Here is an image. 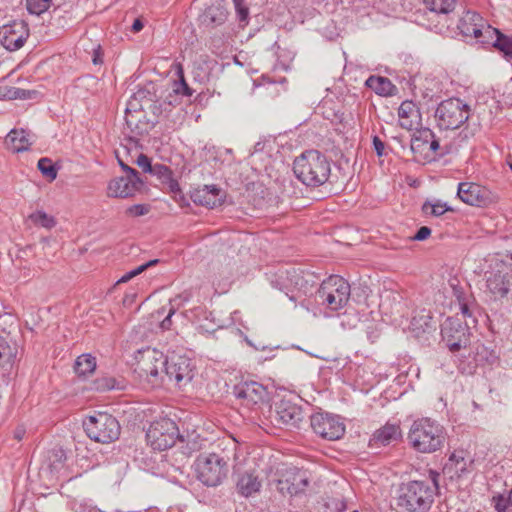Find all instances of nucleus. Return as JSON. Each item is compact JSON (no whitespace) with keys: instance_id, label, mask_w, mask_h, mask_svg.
<instances>
[{"instance_id":"obj_1","label":"nucleus","mask_w":512,"mask_h":512,"mask_svg":"<svg viewBox=\"0 0 512 512\" xmlns=\"http://www.w3.org/2000/svg\"><path fill=\"white\" fill-rule=\"evenodd\" d=\"M430 480H412L402 483L398 490L397 506L404 512H427L437 494L440 474L429 471Z\"/></svg>"},{"instance_id":"obj_2","label":"nucleus","mask_w":512,"mask_h":512,"mask_svg":"<svg viewBox=\"0 0 512 512\" xmlns=\"http://www.w3.org/2000/svg\"><path fill=\"white\" fill-rule=\"evenodd\" d=\"M293 172L304 185L319 187L328 181L331 165L318 150H307L294 160Z\"/></svg>"},{"instance_id":"obj_3","label":"nucleus","mask_w":512,"mask_h":512,"mask_svg":"<svg viewBox=\"0 0 512 512\" xmlns=\"http://www.w3.org/2000/svg\"><path fill=\"white\" fill-rule=\"evenodd\" d=\"M445 428L431 418H420L413 421L409 432L408 442L419 453H434L440 450L446 442Z\"/></svg>"},{"instance_id":"obj_4","label":"nucleus","mask_w":512,"mask_h":512,"mask_svg":"<svg viewBox=\"0 0 512 512\" xmlns=\"http://www.w3.org/2000/svg\"><path fill=\"white\" fill-rule=\"evenodd\" d=\"M309 483L310 475L306 470L289 467L270 480L269 487L272 492H277L287 499L290 506L296 508L300 506Z\"/></svg>"},{"instance_id":"obj_5","label":"nucleus","mask_w":512,"mask_h":512,"mask_svg":"<svg viewBox=\"0 0 512 512\" xmlns=\"http://www.w3.org/2000/svg\"><path fill=\"white\" fill-rule=\"evenodd\" d=\"M134 366V373L139 380L152 388L164 383L165 355L161 351L150 347L138 350Z\"/></svg>"},{"instance_id":"obj_6","label":"nucleus","mask_w":512,"mask_h":512,"mask_svg":"<svg viewBox=\"0 0 512 512\" xmlns=\"http://www.w3.org/2000/svg\"><path fill=\"white\" fill-rule=\"evenodd\" d=\"M230 457L220 453H201L195 461V471L199 481L206 486L220 485L227 477Z\"/></svg>"},{"instance_id":"obj_7","label":"nucleus","mask_w":512,"mask_h":512,"mask_svg":"<svg viewBox=\"0 0 512 512\" xmlns=\"http://www.w3.org/2000/svg\"><path fill=\"white\" fill-rule=\"evenodd\" d=\"M83 427L91 440L103 444L117 440L121 431L118 420L106 412L87 417L83 421Z\"/></svg>"},{"instance_id":"obj_8","label":"nucleus","mask_w":512,"mask_h":512,"mask_svg":"<svg viewBox=\"0 0 512 512\" xmlns=\"http://www.w3.org/2000/svg\"><path fill=\"white\" fill-rule=\"evenodd\" d=\"M350 294V284L338 275L325 279L317 291L321 304L331 311L342 309L348 303Z\"/></svg>"},{"instance_id":"obj_9","label":"nucleus","mask_w":512,"mask_h":512,"mask_svg":"<svg viewBox=\"0 0 512 512\" xmlns=\"http://www.w3.org/2000/svg\"><path fill=\"white\" fill-rule=\"evenodd\" d=\"M470 116V108L459 98H449L438 104L435 118L441 129H458Z\"/></svg>"},{"instance_id":"obj_10","label":"nucleus","mask_w":512,"mask_h":512,"mask_svg":"<svg viewBox=\"0 0 512 512\" xmlns=\"http://www.w3.org/2000/svg\"><path fill=\"white\" fill-rule=\"evenodd\" d=\"M314 278L315 276L311 272L292 269L276 274L275 278L271 280V284L274 288L285 292L288 298L295 302L300 296L289 289L287 282L293 285L299 293L306 295L316 284Z\"/></svg>"},{"instance_id":"obj_11","label":"nucleus","mask_w":512,"mask_h":512,"mask_svg":"<svg viewBox=\"0 0 512 512\" xmlns=\"http://www.w3.org/2000/svg\"><path fill=\"white\" fill-rule=\"evenodd\" d=\"M233 395L246 412H257L268 401L267 388L253 380L241 381L233 387Z\"/></svg>"},{"instance_id":"obj_12","label":"nucleus","mask_w":512,"mask_h":512,"mask_svg":"<svg viewBox=\"0 0 512 512\" xmlns=\"http://www.w3.org/2000/svg\"><path fill=\"white\" fill-rule=\"evenodd\" d=\"M164 380L174 383L179 388L188 385L195 375V365L191 358L185 355L171 354L165 356Z\"/></svg>"},{"instance_id":"obj_13","label":"nucleus","mask_w":512,"mask_h":512,"mask_svg":"<svg viewBox=\"0 0 512 512\" xmlns=\"http://www.w3.org/2000/svg\"><path fill=\"white\" fill-rule=\"evenodd\" d=\"M179 437L176 423L169 418H161L151 423L146 439L154 450L163 451L171 448Z\"/></svg>"},{"instance_id":"obj_14","label":"nucleus","mask_w":512,"mask_h":512,"mask_svg":"<svg viewBox=\"0 0 512 512\" xmlns=\"http://www.w3.org/2000/svg\"><path fill=\"white\" fill-rule=\"evenodd\" d=\"M441 336L451 352L466 348L470 343L468 323H463L457 317H449L441 326Z\"/></svg>"},{"instance_id":"obj_15","label":"nucleus","mask_w":512,"mask_h":512,"mask_svg":"<svg viewBox=\"0 0 512 512\" xmlns=\"http://www.w3.org/2000/svg\"><path fill=\"white\" fill-rule=\"evenodd\" d=\"M269 418L275 426L296 428L303 419V411L291 399L282 398L275 402L274 407H270Z\"/></svg>"},{"instance_id":"obj_16","label":"nucleus","mask_w":512,"mask_h":512,"mask_svg":"<svg viewBox=\"0 0 512 512\" xmlns=\"http://www.w3.org/2000/svg\"><path fill=\"white\" fill-rule=\"evenodd\" d=\"M313 431L326 440H338L345 433V425L338 416L329 413H315L310 417Z\"/></svg>"},{"instance_id":"obj_17","label":"nucleus","mask_w":512,"mask_h":512,"mask_svg":"<svg viewBox=\"0 0 512 512\" xmlns=\"http://www.w3.org/2000/svg\"><path fill=\"white\" fill-rule=\"evenodd\" d=\"M30 35L24 20H14L0 27V44L8 51H17L27 42Z\"/></svg>"},{"instance_id":"obj_18","label":"nucleus","mask_w":512,"mask_h":512,"mask_svg":"<svg viewBox=\"0 0 512 512\" xmlns=\"http://www.w3.org/2000/svg\"><path fill=\"white\" fill-rule=\"evenodd\" d=\"M457 196L465 204L484 207L494 201L493 193L486 187L473 182L458 184Z\"/></svg>"},{"instance_id":"obj_19","label":"nucleus","mask_w":512,"mask_h":512,"mask_svg":"<svg viewBox=\"0 0 512 512\" xmlns=\"http://www.w3.org/2000/svg\"><path fill=\"white\" fill-rule=\"evenodd\" d=\"M492 27L479 13L466 11L459 19L457 28L464 37H470L481 43L486 39L487 28Z\"/></svg>"},{"instance_id":"obj_20","label":"nucleus","mask_w":512,"mask_h":512,"mask_svg":"<svg viewBox=\"0 0 512 512\" xmlns=\"http://www.w3.org/2000/svg\"><path fill=\"white\" fill-rule=\"evenodd\" d=\"M144 186L139 174L136 177L125 175L112 179L107 187V195L114 198H128L134 196Z\"/></svg>"},{"instance_id":"obj_21","label":"nucleus","mask_w":512,"mask_h":512,"mask_svg":"<svg viewBox=\"0 0 512 512\" xmlns=\"http://www.w3.org/2000/svg\"><path fill=\"white\" fill-rule=\"evenodd\" d=\"M402 438V430L399 423L387 422L375 430L369 439L368 446L371 449L386 447L397 443Z\"/></svg>"},{"instance_id":"obj_22","label":"nucleus","mask_w":512,"mask_h":512,"mask_svg":"<svg viewBox=\"0 0 512 512\" xmlns=\"http://www.w3.org/2000/svg\"><path fill=\"white\" fill-rule=\"evenodd\" d=\"M190 197L197 205L214 208L223 203L224 194L217 185L212 184L194 188L190 192Z\"/></svg>"},{"instance_id":"obj_23","label":"nucleus","mask_w":512,"mask_h":512,"mask_svg":"<svg viewBox=\"0 0 512 512\" xmlns=\"http://www.w3.org/2000/svg\"><path fill=\"white\" fill-rule=\"evenodd\" d=\"M464 451H454L443 468V473L451 480H459L466 477L472 466L471 460H466Z\"/></svg>"},{"instance_id":"obj_24","label":"nucleus","mask_w":512,"mask_h":512,"mask_svg":"<svg viewBox=\"0 0 512 512\" xmlns=\"http://www.w3.org/2000/svg\"><path fill=\"white\" fill-rule=\"evenodd\" d=\"M485 37V40H481V44L492 45L502 52L506 59H512V36L503 34L497 28L488 27Z\"/></svg>"},{"instance_id":"obj_25","label":"nucleus","mask_w":512,"mask_h":512,"mask_svg":"<svg viewBox=\"0 0 512 512\" xmlns=\"http://www.w3.org/2000/svg\"><path fill=\"white\" fill-rule=\"evenodd\" d=\"M18 354V344L9 334H0V368L8 370L14 365Z\"/></svg>"},{"instance_id":"obj_26","label":"nucleus","mask_w":512,"mask_h":512,"mask_svg":"<svg viewBox=\"0 0 512 512\" xmlns=\"http://www.w3.org/2000/svg\"><path fill=\"white\" fill-rule=\"evenodd\" d=\"M400 126L407 130H412L419 124L421 119L420 111L413 101H403L398 109Z\"/></svg>"},{"instance_id":"obj_27","label":"nucleus","mask_w":512,"mask_h":512,"mask_svg":"<svg viewBox=\"0 0 512 512\" xmlns=\"http://www.w3.org/2000/svg\"><path fill=\"white\" fill-rule=\"evenodd\" d=\"M486 286L494 299L504 298L510 289L509 277L500 271L490 272L486 280Z\"/></svg>"},{"instance_id":"obj_28","label":"nucleus","mask_w":512,"mask_h":512,"mask_svg":"<svg viewBox=\"0 0 512 512\" xmlns=\"http://www.w3.org/2000/svg\"><path fill=\"white\" fill-rule=\"evenodd\" d=\"M228 17L227 9L220 3L209 5L200 17L201 23L209 28H215L225 23Z\"/></svg>"},{"instance_id":"obj_29","label":"nucleus","mask_w":512,"mask_h":512,"mask_svg":"<svg viewBox=\"0 0 512 512\" xmlns=\"http://www.w3.org/2000/svg\"><path fill=\"white\" fill-rule=\"evenodd\" d=\"M452 287L453 294L456 297L462 316L465 319L470 318L472 320V323L475 324L477 322L475 317V312L477 309L475 300L472 298L471 295H467L466 293H464L461 288L455 285H452Z\"/></svg>"},{"instance_id":"obj_30","label":"nucleus","mask_w":512,"mask_h":512,"mask_svg":"<svg viewBox=\"0 0 512 512\" xmlns=\"http://www.w3.org/2000/svg\"><path fill=\"white\" fill-rule=\"evenodd\" d=\"M261 487V481L258 476L252 472H245L238 478L236 488L239 494L244 497H249L258 492Z\"/></svg>"},{"instance_id":"obj_31","label":"nucleus","mask_w":512,"mask_h":512,"mask_svg":"<svg viewBox=\"0 0 512 512\" xmlns=\"http://www.w3.org/2000/svg\"><path fill=\"white\" fill-rule=\"evenodd\" d=\"M431 140V129H418L411 139V150L415 155H419L424 159L428 158L427 146Z\"/></svg>"},{"instance_id":"obj_32","label":"nucleus","mask_w":512,"mask_h":512,"mask_svg":"<svg viewBox=\"0 0 512 512\" xmlns=\"http://www.w3.org/2000/svg\"><path fill=\"white\" fill-rule=\"evenodd\" d=\"M127 127L136 136H144L155 126V122H149L145 120V115H128L125 117Z\"/></svg>"},{"instance_id":"obj_33","label":"nucleus","mask_w":512,"mask_h":512,"mask_svg":"<svg viewBox=\"0 0 512 512\" xmlns=\"http://www.w3.org/2000/svg\"><path fill=\"white\" fill-rule=\"evenodd\" d=\"M366 85L379 95L392 96L396 91V86L385 77L370 76L366 80Z\"/></svg>"},{"instance_id":"obj_34","label":"nucleus","mask_w":512,"mask_h":512,"mask_svg":"<svg viewBox=\"0 0 512 512\" xmlns=\"http://www.w3.org/2000/svg\"><path fill=\"white\" fill-rule=\"evenodd\" d=\"M6 143L11 146L13 152L19 153L29 149L31 143L24 130H11L6 136Z\"/></svg>"},{"instance_id":"obj_35","label":"nucleus","mask_w":512,"mask_h":512,"mask_svg":"<svg viewBox=\"0 0 512 512\" xmlns=\"http://www.w3.org/2000/svg\"><path fill=\"white\" fill-rule=\"evenodd\" d=\"M96 369V358L91 354H82L74 363V371L78 377L86 378Z\"/></svg>"},{"instance_id":"obj_36","label":"nucleus","mask_w":512,"mask_h":512,"mask_svg":"<svg viewBox=\"0 0 512 512\" xmlns=\"http://www.w3.org/2000/svg\"><path fill=\"white\" fill-rule=\"evenodd\" d=\"M411 326L414 331L429 332L435 328L434 321L430 312L422 310L411 320Z\"/></svg>"},{"instance_id":"obj_37","label":"nucleus","mask_w":512,"mask_h":512,"mask_svg":"<svg viewBox=\"0 0 512 512\" xmlns=\"http://www.w3.org/2000/svg\"><path fill=\"white\" fill-rule=\"evenodd\" d=\"M456 0H424L426 7L437 14H448L453 11Z\"/></svg>"},{"instance_id":"obj_38","label":"nucleus","mask_w":512,"mask_h":512,"mask_svg":"<svg viewBox=\"0 0 512 512\" xmlns=\"http://www.w3.org/2000/svg\"><path fill=\"white\" fill-rule=\"evenodd\" d=\"M28 219L36 226L46 229H51L56 225V220L53 216L47 214L42 210L31 213Z\"/></svg>"},{"instance_id":"obj_39","label":"nucleus","mask_w":512,"mask_h":512,"mask_svg":"<svg viewBox=\"0 0 512 512\" xmlns=\"http://www.w3.org/2000/svg\"><path fill=\"white\" fill-rule=\"evenodd\" d=\"M37 168L49 181H53L57 178L59 167H57L50 158L43 157L39 159Z\"/></svg>"},{"instance_id":"obj_40","label":"nucleus","mask_w":512,"mask_h":512,"mask_svg":"<svg viewBox=\"0 0 512 512\" xmlns=\"http://www.w3.org/2000/svg\"><path fill=\"white\" fill-rule=\"evenodd\" d=\"M451 210L449 206H447L446 203H443L441 201H436L435 203H432L430 201H426L422 205V211L424 214H429L432 216H441L445 212Z\"/></svg>"},{"instance_id":"obj_41","label":"nucleus","mask_w":512,"mask_h":512,"mask_svg":"<svg viewBox=\"0 0 512 512\" xmlns=\"http://www.w3.org/2000/svg\"><path fill=\"white\" fill-rule=\"evenodd\" d=\"M93 388L97 391L105 392L115 388H119V386L117 385V381L115 378L110 376H103L94 380Z\"/></svg>"},{"instance_id":"obj_42","label":"nucleus","mask_w":512,"mask_h":512,"mask_svg":"<svg viewBox=\"0 0 512 512\" xmlns=\"http://www.w3.org/2000/svg\"><path fill=\"white\" fill-rule=\"evenodd\" d=\"M179 77H180L179 80L174 81V83H173V92L179 96L181 95V96L191 97L194 93V90L192 88H190L188 86V84L186 83L181 69L179 70Z\"/></svg>"},{"instance_id":"obj_43","label":"nucleus","mask_w":512,"mask_h":512,"mask_svg":"<svg viewBox=\"0 0 512 512\" xmlns=\"http://www.w3.org/2000/svg\"><path fill=\"white\" fill-rule=\"evenodd\" d=\"M150 174L157 177L162 184H165L173 176V171L164 164L156 163L153 164Z\"/></svg>"},{"instance_id":"obj_44","label":"nucleus","mask_w":512,"mask_h":512,"mask_svg":"<svg viewBox=\"0 0 512 512\" xmlns=\"http://www.w3.org/2000/svg\"><path fill=\"white\" fill-rule=\"evenodd\" d=\"M51 0H26L29 13L40 15L50 7Z\"/></svg>"},{"instance_id":"obj_45","label":"nucleus","mask_w":512,"mask_h":512,"mask_svg":"<svg viewBox=\"0 0 512 512\" xmlns=\"http://www.w3.org/2000/svg\"><path fill=\"white\" fill-rule=\"evenodd\" d=\"M159 262L158 259H153V260H150L140 266H138L137 268L127 272L126 274H124L118 281L117 283H125L127 281H129L130 279L134 278L135 276L141 274L142 272H144L146 269H148L149 267L151 266H154L156 265L157 263Z\"/></svg>"},{"instance_id":"obj_46","label":"nucleus","mask_w":512,"mask_h":512,"mask_svg":"<svg viewBox=\"0 0 512 512\" xmlns=\"http://www.w3.org/2000/svg\"><path fill=\"white\" fill-rule=\"evenodd\" d=\"M492 503L497 512H511V502H510V494L508 497H505L502 494H498L493 496Z\"/></svg>"},{"instance_id":"obj_47","label":"nucleus","mask_w":512,"mask_h":512,"mask_svg":"<svg viewBox=\"0 0 512 512\" xmlns=\"http://www.w3.org/2000/svg\"><path fill=\"white\" fill-rule=\"evenodd\" d=\"M143 104L136 100L133 96L130 97L125 110V117L128 115L143 116Z\"/></svg>"},{"instance_id":"obj_48","label":"nucleus","mask_w":512,"mask_h":512,"mask_svg":"<svg viewBox=\"0 0 512 512\" xmlns=\"http://www.w3.org/2000/svg\"><path fill=\"white\" fill-rule=\"evenodd\" d=\"M192 298V290H185L182 293L175 296L173 299H171V304L177 307L182 306L184 303L188 302Z\"/></svg>"},{"instance_id":"obj_49","label":"nucleus","mask_w":512,"mask_h":512,"mask_svg":"<svg viewBox=\"0 0 512 512\" xmlns=\"http://www.w3.org/2000/svg\"><path fill=\"white\" fill-rule=\"evenodd\" d=\"M136 164L143 170V172L145 173H151L152 169H153V165L151 163V160L150 158L141 153L138 157H137V160H136Z\"/></svg>"},{"instance_id":"obj_50","label":"nucleus","mask_w":512,"mask_h":512,"mask_svg":"<svg viewBox=\"0 0 512 512\" xmlns=\"http://www.w3.org/2000/svg\"><path fill=\"white\" fill-rule=\"evenodd\" d=\"M148 212L149 208L144 204H135L127 209V214L133 217L143 216L146 215Z\"/></svg>"},{"instance_id":"obj_51","label":"nucleus","mask_w":512,"mask_h":512,"mask_svg":"<svg viewBox=\"0 0 512 512\" xmlns=\"http://www.w3.org/2000/svg\"><path fill=\"white\" fill-rule=\"evenodd\" d=\"M35 91L25 90L21 88H13L10 90V97L13 99H30Z\"/></svg>"},{"instance_id":"obj_52","label":"nucleus","mask_w":512,"mask_h":512,"mask_svg":"<svg viewBox=\"0 0 512 512\" xmlns=\"http://www.w3.org/2000/svg\"><path fill=\"white\" fill-rule=\"evenodd\" d=\"M165 185H167L168 190L170 193L174 194V198L177 199V195L180 196L181 199H183V195L181 193V189L179 186L178 181L172 176L170 180H168Z\"/></svg>"},{"instance_id":"obj_53","label":"nucleus","mask_w":512,"mask_h":512,"mask_svg":"<svg viewBox=\"0 0 512 512\" xmlns=\"http://www.w3.org/2000/svg\"><path fill=\"white\" fill-rule=\"evenodd\" d=\"M136 100H138L140 103L143 104V101L147 100V101H152V93L145 89V88H140L138 89L133 95H132Z\"/></svg>"},{"instance_id":"obj_54","label":"nucleus","mask_w":512,"mask_h":512,"mask_svg":"<svg viewBox=\"0 0 512 512\" xmlns=\"http://www.w3.org/2000/svg\"><path fill=\"white\" fill-rule=\"evenodd\" d=\"M428 158L435 154L440 149L439 140L436 138L434 132L431 130V140L427 146Z\"/></svg>"},{"instance_id":"obj_55","label":"nucleus","mask_w":512,"mask_h":512,"mask_svg":"<svg viewBox=\"0 0 512 512\" xmlns=\"http://www.w3.org/2000/svg\"><path fill=\"white\" fill-rule=\"evenodd\" d=\"M431 235V229L427 226L420 227L416 234L412 237L415 241H423L426 240Z\"/></svg>"},{"instance_id":"obj_56","label":"nucleus","mask_w":512,"mask_h":512,"mask_svg":"<svg viewBox=\"0 0 512 512\" xmlns=\"http://www.w3.org/2000/svg\"><path fill=\"white\" fill-rule=\"evenodd\" d=\"M373 147L376 152V154L381 157L385 154V144L384 142L378 137L374 136L372 139Z\"/></svg>"},{"instance_id":"obj_57","label":"nucleus","mask_w":512,"mask_h":512,"mask_svg":"<svg viewBox=\"0 0 512 512\" xmlns=\"http://www.w3.org/2000/svg\"><path fill=\"white\" fill-rule=\"evenodd\" d=\"M236 9V13L238 15V18L241 22H244L248 19L249 11L248 8L245 7L242 3H239V5H234Z\"/></svg>"},{"instance_id":"obj_58","label":"nucleus","mask_w":512,"mask_h":512,"mask_svg":"<svg viewBox=\"0 0 512 512\" xmlns=\"http://www.w3.org/2000/svg\"><path fill=\"white\" fill-rule=\"evenodd\" d=\"M118 164L121 167V169L126 173V175H132V176L136 177V175L139 174V172L136 169L130 167L129 165L124 163L119 158H118Z\"/></svg>"},{"instance_id":"obj_59","label":"nucleus","mask_w":512,"mask_h":512,"mask_svg":"<svg viewBox=\"0 0 512 512\" xmlns=\"http://www.w3.org/2000/svg\"><path fill=\"white\" fill-rule=\"evenodd\" d=\"M92 62L94 65H101L103 63V53L100 46L93 50Z\"/></svg>"},{"instance_id":"obj_60","label":"nucleus","mask_w":512,"mask_h":512,"mask_svg":"<svg viewBox=\"0 0 512 512\" xmlns=\"http://www.w3.org/2000/svg\"><path fill=\"white\" fill-rule=\"evenodd\" d=\"M175 313V308L172 307L170 310H169V313L168 315L166 316V318L161 322V328L162 329H170L171 325H172V321H171V317L172 315Z\"/></svg>"},{"instance_id":"obj_61","label":"nucleus","mask_w":512,"mask_h":512,"mask_svg":"<svg viewBox=\"0 0 512 512\" xmlns=\"http://www.w3.org/2000/svg\"><path fill=\"white\" fill-rule=\"evenodd\" d=\"M175 313V308L172 307L170 310H169V313L168 315L166 316V318L161 322V328L162 329H170L171 325H172V321H171V317L172 315Z\"/></svg>"},{"instance_id":"obj_62","label":"nucleus","mask_w":512,"mask_h":512,"mask_svg":"<svg viewBox=\"0 0 512 512\" xmlns=\"http://www.w3.org/2000/svg\"><path fill=\"white\" fill-rule=\"evenodd\" d=\"M178 98H179V95H176V94L172 91V92H170V93L165 97L164 103H166V104H168V105H177V104H179Z\"/></svg>"},{"instance_id":"obj_63","label":"nucleus","mask_w":512,"mask_h":512,"mask_svg":"<svg viewBox=\"0 0 512 512\" xmlns=\"http://www.w3.org/2000/svg\"><path fill=\"white\" fill-rule=\"evenodd\" d=\"M143 22L140 19H135L132 24V31L139 32L143 29Z\"/></svg>"},{"instance_id":"obj_64","label":"nucleus","mask_w":512,"mask_h":512,"mask_svg":"<svg viewBox=\"0 0 512 512\" xmlns=\"http://www.w3.org/2000/svg\"><path fill=\"white\" fill-rule=\"evenodd\" d=\"M335 508L337 512H345L346 511V504L343 501H338L335 504Z\"/></svg>"}]
</instances>
